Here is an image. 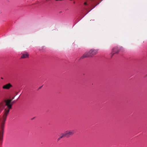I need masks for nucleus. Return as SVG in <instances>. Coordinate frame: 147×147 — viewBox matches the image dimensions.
Here are the masks:
<instances>
[{
    "label": "nucleus",
    "mask_w": 147,
    "mask_h": 147,
    "mask_svg": "<svg viewBox=\"0 0 147 147\" xmlns=\"http://www.w3.org/2000/svg\"><path fill=\"white\" fill-rule=\"evenodd\" d=\"M11 86H12L10 84H8L3 86V89H9Z\"/></svg>",
    "instance_id": "39448f33"
},
{
    "label": "nucleus",
    "mask_w": 147,
    "mask_h": 147,
    "mask_svg": "<svg viewBox=\"0 0 147 147\" xmlns=\"http://www.w3.org/2000/svg\"><path fill=\"white\" fill-rule=\"evenodd\" d=\"M84 5H87V3L86 2H84Z\"/></svg>",
    "instance_id": "6e6552de"
},
{
    "label": "nucleus",
    "mask_w": 147,
    "mask_h": 147,
    "mask_svg": "<svg viewBox=\"0 0 147 147\" xmlns=\"http://www.w3.org/2000/svg\"><path fill=\"white\" fill-rule=\"evenodd\" d=\"M12 100H7L2 101L0 103V113L3 108L5 109L4 114L2 118H0V145L2 143L3 135L4 132V125L6 117L8 115L9 110L14 103L12 102Z\"/></svg>",
    "instance_id": "f257e3e1"
},
{
    "label": "nucleus",
    "mask_w": 147,
    "mask_h": 147,
    "mask_svg": "<svg viewBox=\"0 0 147 147\" xmlns=\"http://www.w3.org/2000/svg\"><path fill=\"white\" fill-rule=\"evenodd\" d=\"M97 53V50L91 49L88 52L84 53L81 58H83L84 57H92L96 54Z\"/></svg>",
    "instance_id": "f03ea898"
},
{
    "label": "nucleus",
    "mask_w": 147,
    "mask_h": 147,
    "mask_svg": "<svg viewBox=\"0 0 147 147\" xmlns=\"http://www.w3.org/2000/svg\"><path fill=\"white\" fill-rule=\"evenodd\" d=\"M119 52V50H118V47H115L112 50V52L111 54L112 55H113L114 54L117 53Z\"/></svg>",
    "instance_id": "20e7f679"
},
{
    "label": "nucleus",
    "mask_w": 147,
    "mask_h": 147,
    "mask_svg": "<svg viewBox=\"0 0 147 147\" xmlns=\"http://www.w3.org/2000/svg\"><path fill=\"white\" fill-rule=\"evenodd\" d=\"M28 57V55L27 52H25L23 53L21 56L22 58H26Z\"/></svg>",
    "instance_id": "423d86ee"
},
{
    "label": "nucleus",
    "mask_w": 147,
    "mask_h": 147,
    "mask_svg": "<svg viewBox=\"0 0 147 147\" xmlns=\"http://www.w3.org/2000/svg\"><path fill=\"white\" fill-rule=\"evenodd\" d=\"M65 136L63 135V134H62V135L60 136L59 138L58 139V141H59V140L61 138H62V137H64Z\"/></svg>",
    "instance_id": "0eeeda50"
},
{
    "label": "nucleus",
    "mask_w": 147,
    "mask_h": 147,
    "mask_svg": "<svg viewBox=\"0 0 147 147\" xmlns=\"http://www.w3.org/2000/svg\"><path fill=\"white\" fill-rule=\"evenodd\" d=\"M1 79H3V78H1Z\"/></svg>",
    "instance_id": "1a4fd4ad"
},
{
    "label": "nucleus",
    "mask_w": 147,
    "mask_h": 147,
    "mask_svg": "<svg viewBox=\"0 0 147 147\" xmlns=\"http://www.w3.org/2000/svg\"><path fill=\"white\" fill-rule=\"evenodd\" d=\"M74 132V130L69 131H66V132L63 134L65 136L68 137L70 135L73 134Z\"/></svg>",
    "instance_id": "7ed1b4c3"
}]
</instances>
